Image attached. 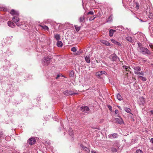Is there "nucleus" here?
Listing matches in <instances>:
<instances>
[{"label":"nucleus","instance_id":"1","mask_svg":"<svg viewBox=\"0 0 153 153\" xmlns=\"http://www.w3.org/2000/svg\"><path fill=\"white\" fill-rule=\"evenodd\" d=\"M137 44L138 45L137 50L140 53L144 55H150L151 52L147 48L143 46L141 43L137 42Z\"/></svg>","mask_w":153,"mask_h":153},{"label":"nucleus","instance_id":"2","mask_svg":"<svg viewBox=\"0 0 153 153\" xmlns=\"http://www.w3.org/2000/svg\"><path fill=\"white\" fill-rule=\"evenodd\" d=\"M10 13L13 16L12 18V20L13 22L16 23V25L18 26H20L21 25L18 22L19 20V15L18 11H16L13 9L11 10Z\"/></svg>","mask_w":153,"mask_h":153},{"label":"nucleus","instance_id":"3","mask_svg":"<svg viewBox=\"0 0 153 153\" xmlns=\"http://www.w3.org/2000/svg\"><path fill=\"white\" fill-rule=\"evenodd\" d=\"M80 110L82 111L85 114L87 115L89 113L90 109L89 108L86 106H82L80 108Z\"/></svg>","mask_w":153,"mask_h":153},{"label":"nucleus","instance_id":"4","mask_svg":"<svg viewBox=\"0 0 153 153\" xmlns=\"http://www.w3.org/2000/svg\"><path fill=\"white\" fill-rule=\"evenodd\" d=\"M117 30H118L121 31H123V32H124L123 30H124L127 33H129L131 30L130 29H128V28H124V27L122 26H119L117 27Z\"/></svg>","mask_w":153,"mask_h":153},{"label":"nucleus","instance_id":"5","mask_svg":"<svg viewBox=\"0 0 153 153\" xmlns=\"http://www.w3.org/2000/svg\"><path fill=\"white\" fill-rule=\"evenodd\" d=\"M109 58L111 61L114 62L119 60V58L115 54H111Z\"/></svg>","mask_w":153,"mask_h":153},{"label":"nucleus","instance_id":"6","mask_svg":"<svg viewBox=\"0 0 153 153\" xmlns=\"http://www.w3.org/2000/svg\"><path fill=\"white\" fill-rule=\"evenodd\" d=\"M64 94L65 95H73L74 94H77V93H75L71 91L66 90L64 92Z\"/></svg>","mask_w":153,"mask_h":153},{"label":"nucleus","instance_id":"7","mask_svg":"<svg viewBox=\"0 0 153 153\" xmlns=\"http://www.w3.org/2000/svg\"><path fill=\"white\" fill-rule=\"evenodd\" d=\"M133 69L134 70V73L136 74H138V72L141 70V68L139 66L134 67Z\"/></svg>","mask_w":153,"mask_h":153},{"label":"nucleus","instance_id":"8","mask_svg":"<svg viewBox=\"0 0 153 153\" xmlns=\"http://www.w3.org/2000/svg\"><path fill=\"white\" fill-rule=\"evenodd\" d=\"M36 140L35 138L32 137L30 138L28 140V143L30 145H33L36 142Z\"/></svg>","mask_w":153,"mask_h":153},{"label":"nucleus","instance_id":"9","mask_svg":"<svg viewBox=\"0 0 153 153\" xmlns=\"http://www.w3.org/2000/svg\"><path fill=\"white\" fill-rule=\"evenodd\" d=\"M103 74L106 75L107 73L104 71H99L96 73V75L98 76L99 77H100V76Z\"/></svg>","mask_w":153,"mask_h":153},{"label":"nucleus","instance_id":"10","mask_svg":"<svg viewBox=\"0 0 153 153\" xmlns=\"http://www.w3.org/2000/svg\"><path fill=\"white\" fill-rule=\"evenodd\" d=\"M115 120L116 123H119L120 124H122L123 123V120L121 118H116L115 119Z\"/></svg>","mask_w":153,"mask_h":153},{"label":"nucleus","instance_id":"11","mask_svg":"<svg viewBox=\"0 0 153 153\" xmlns=\"http://www.w3.org/2000/svg\"><path fill=\"white\" fill-rule=\"evenodd\" d=\"M108 138H116L118 137L117 134V133H114L110 134L108 136Z\"/></svg>","mask_w":153,"mask_h":153},{"label":"nucleus","instance_id":"12","mask_svg":"<svg viewBox=\"0 0 153 153\" xmlns=\"http://www.w3.org/2000/svg\"><path fill=\"white\" fill-rule=\"evenodd\" d=\"M51 58H49L48 56H46L44 57L43 61H45L47 62V63L49 64L51 62Z\"/></svg>","mask_w":153,"mask_h":153},{"label":"nucleus","instance_id":"13","mask_svg":"<svg viewBox=\"0 0 153 153\" xmlns=\"http://www.w3.org/2000/svg\"><path fill=\"white\" fill-rule=\"evenodd\" d=\"M145 102L144 98L143 97H141L140 99V102L139 103L140 105H143Z\"/></svg>","mask_w":153,"mask_h":153},{"label":"nucleus","instance_id":"14","mask_svg":"<svg viewBox=\"0 0 153 153\" xmlns=\"http://www.w3.org/2000/svg\"><path fill=\"white\" fill-rule=\"evenodd\" d=\"M8 25L10 27L13 28L15 26L14 23L11 21H8L7 22Z\"/></svg>","mask_w":153,"mask_h":153},{"label":"nucleus","instance_id":"15","mask_svg":"<svg viewBox=\"0 0 153 153\" xmlns=\"http://www.w3.org/2000/svg\"><path fill=\"white\" fill-rule=\"evenodd\" d=\"M85 60L87 63H89L90 62V58L89 56H86L85 58Z\"/></svg>","mask_w":153,"mask_h":153},{"label":"nucleus","instance_id":"16","mask_svg":"<svg viewBox=\"0 0 153 153\" xmlns=\"http://www.w3.org/2000/svg\"><path fill=\"white\" fill-rule=\"evenodd\" d=\"M100 41L102 43L107 46H110V44L108 42L104 40H101Z\"/></svg>","mask_w":153,"mask_h":153},{"label":"nucleus","instance_id":"17","mask_svg":"<svg viewBox=\"0 0 153 153\" xmlns=\"http://www.w3.org/2000/svg\"><path fill=\"white\" fill-rule=\"evenodd\" d=\"M116 31V30H113V29H111L109 30V35L110 37H112L113 35V34L114 32Z\"/></svg>","mask_w":153,"mask_h":153},{"label":"nucleus","instance_id":"18","mask_svg":"<svg viewBox=\"0 0 153 153\" xmlns=\"http://www.w3.org/2000/svg\"><path fill=\"white\" fill-rule=\"evenodd\" d=\"M85 17L83 16H81L79 19V21L80 22L84 23L85 22Z\"/></svg>","mask_w":153,"mask_h":153},{"label":"nucleus","instance_id":"19","mask_svg":"<svg viewBox=\"0 0 153 153\" xmlns=\"http://www.w3.org/2000/svg\"><path fill=\"white\" fill-rule=\"evenodd\" d=\"M145 37V36L143 33H139L138 37L139 38H144Z\"/></svg>","mask_w":153,"mask_h":153},{"label":"nucleus","instance_id":"20","mask_svg":"<svg viewBox=\"0 0 153 153\" xmlns=\"http://www.w3.org/2000/svg\"><path fill=\"white\" fill-rule=\"evenodd\" d=\"M57 46L58 47H61L63 45V43L61 41H58L56 43Z\"/></svg>","mask_w":153,"mask_h":153},{"label":"nucleus","instance_id":"21","mask_svg":"<svg viewBox=\"0 0 153 153\" xmlns=\"http://www.w3.org/2000/svg\"><path fill=\"white\" fill-rule=\"evenodd\" d=\"M40 26L42 28L45 30L48 31L49 30V28L46 25L42 26L40 25Z\"/></svg>","mask_w":153,"mask_h":153},{"label":"nucleus","instance_id":"22","mask_svg":"<svg viewBox=\"0 0 153 153\" xmlns=\"http://www.w3.org/2000/svg\"><path fill=\"white\" fill-rule=\"evenodd\" d=\"M138 79H141L142 81H145L146 80V78L145 77H143L142 76H138Z\"/></svg>","mask_w":153,"mask_h":153},{"label":"nucleus","instance_id":"23","mask_svg":"<svg viewBox=\"0 0 153 153\" xmlns=\"http://www.w3.org/2000/svg\"><path fill=\"white\" fill-rule=\"evenodd\" d=\"M124 110L127 113L131 114V110L129 108L126 107L125 108H124Z\"/></svg>","mask_w":153,"mask_h":153},{"label":"nucleus","instance_id":"24","mask_svg":"<svg viewBox=\"0 0 153 153\" xmlns=\"http://www.w3.org/2000/svg\"><path fill=\"white\" fill-rule=\"evenodd\" d=\"M117 98L119 100H121L123 99V98L119 94H118L117 95Z\"/></svg>","mask_w":153,"mask_h":153},{"label":"nucleus","instance_id":"25","mask_svg":"<svg viewBox=\"0 0 153 153\" xmlns=\"http://www.w3.org/2000/svg\"><path fill=\"white\" fill-rule=\"evenodd\" d=\"M82 148L84 150L87 152H88L90 151L89 149L86 146H82Z\"/></svg>","mask_w":153,"mask_h":153},{"label":"nucleus","instance_id":"26","mask_svg":"<svg viewBox=\"0 0 153 153\" xmlns=\"http://www.w3.org/2000/svg\"><path fill=\"white\" fill-rule=\"evenodd\" d=\"M123 67L125 68L126 71L128 72L130 71V68H129V67L126 66H123Z\"/></svg>","mask_w":153,"mask_h":153},{"label":"nucleus","instance_id":"27","mask_svg":"<svg viewBox=\"0 0 153 153\" xmlns=\"http://www.w3.org/2000/svg\"><path fill=\"white\" fill-rule=\"evenodd\" d=\"M69 135H70L71 136L72 135V134H73V130L71 128H69Z\"/></svg>","mask_w":153,"mask_h":153},{"label":"nucleus","instance_id":"28","mask_svg":"<svg viewBox=\"0 0 153 153\" xmlns=\"http://www.w3.org/2000/svg\"><path fill=\"white\" fill-rule=\"evenodd\" d=\"M75 29L78 32L80 28V27H79L77 25H75Z\"/></svg>","mask_w":153,"mask_h":153},{"label":"nucleus","instance_id":"29","mask_svg":"<svg viewBox=\"0 0 153 153\" xmlns=\"http://www.w3.org/2000/svg\"><path fill=\"white\" fill-rule=\"evenodd\" d=\"M42 64L44 65H49L48 63H47V62L45 61H43Z\"/></svg>","mask_w":153,"mask_h":153},{"label":"nucleus","instance_id":"30","mask_svg":"<svg viewBox=\"0 0 153 153\" xmlns=\"http://www.w3.org/2000/svg\"><path fill=\"white\" fill-rule=\"evenodd\" d=\"M70 76L71 77H73L74 76V72L73 71H71L70 73Z\"/></svg>","mask_w":153,"mask_h":153},{"label":"nucleus","instance_id":"31","mask_svg":"<svg viewBox=\"0 0 153 153\" xmlns=\"http://www.w3.org/2000/svg\"><path fill=\"white\" fill-rule=\"evenodd\" d=\"M111 150L113 152H116L117 151V149L114 148H112Z\"/></svg>","mask_w":153,"mask_h":153},{"label":"nucleus","instance_id":"32","mask_svg":"<svg viewBox=\"0 0 153 153\" xmlns=\"http://www.w3.org/2000/svg\"><path fill=\"white\" fill-rule=\"evenodd\" d=\"M149 17L150 19H152L153 18V14L152 13H149Z\"/></svg>","mask_w":153,"mask_h":153},{"label":"nucleus","instance_id":"33","mask_svg":"<svg viewBox=\"0 0 153 153\" xmlns=\"http://www.w3.org/2000/svg\"><path fill=\"white\" fill-rule=\"evenodd\" d=\"M135 153H143L142 151L140 149H137Z\"/></svg>","mask_w":153,"mask_h":153},{"label":"nucleus","instance_id":"34","mask_svg":"<svg viewBox=\"0 0 153 153\" xmlns=\"http://www.w3.org/2000/svg\"><path fill=\"white\" fill-rule=\"evenodd\" d=\"M55 38H60V35L59 34H54Z\"/></svg>","mask_w":153,"mask_h":153},{"label":"nucleus","instance_id":"35","mask_svg":"<svg viewBox=\"0 0 153 153\" xmlns=\"http://www.w3.org/2000/svg\"><path fill=\"white\" fill-rule=\"evenodd\" d=\"M112 20V17L111 16H110L108 18L107 22H111Z\"/></svg>","mask_w":153,"mask_h":153},{"label":"nucleus","instance_id":"36","mask_svg":"<svg viewBox=\"0 0 153 153\" xmlns=\"http://www.w3.org/2000/svg\"><path fill=\"white\" fill-rule=\"evenodd\" d=\"M71 51L73 52H76L77 50L75 47H73L71 48Z\"/></svg>","mask_w":153,"mask_h":153},{"label":"nucleus","instance_id":"37","mask_svg":"<svg viewBox=\"0 0 153 153\" xmlns=\"http://www.w3.org/2000/svg\"><path fill=\"white\" fill-rule=\"evenodd\" d=\"M94 13L93 11H90L88 12L87 14L88 15H93Z\"/></svg>","mask_w":153,"mask_h":153},{"label":"nucleus","instance_id":"38","mask_svg":"<svg viewBox=\"0 0 153 153\" xmlns=\"http://www.w3.org/2000/svg\"><path fill=\"white\" fill-rule=\"evenodd\" d=\"M94 16L93 17H91L89 19V20L90 21H91L94 20L95 18L96 17H94Z\"/></svg>","mask_w":153,"mask_h":153},{"label":"nucleus","instance_id":"39","mask_svg":"<svg viewBox=\"0 0 153 153\" xmlns=\"http://www.w3.org/2000/svg\"><path fill=\"white\" fill-rule=\"evenodd\" d=\"M134 39H127V40L129 42H132V41H133V40Z\"/></svg>","mask_w":153,"mask_h":153},{"label":"nucleus","instance_id":"40","mask_svg":"<svg viewBox=\"0 0 153 153\" xmlns=\"http://www.w3.org/2000/svg\"><path fill=\"white\" fill-rule=\"evenodd\" d=\"M138 74H140L142 75H144V73L143 72L141 71V72H138Z\"/></svg>","mask_w":153,"mask_h":153},{"label":"nucleus","instance_id":"41","mask_svg":"<svg viewBox=\"0 0 153 153\" xmlns=\"http://www.w3.org/2000/svg\"><path fill=\"white\" fill-rule=\"evenodd\" d=\"M111 41L115 44H116L117 43V42L116 41H115L114 40L112 39V40Z\"/></svg>","mask_w":153,"mask_h":153},{"label":"nucleus","instance_id":"42","mask_svg":"<svg viewBox=\"0 0 153 153\" xmlns=\"http://www.w3.org/2000/svg\"><path fill=\"white\" fill-rule=\"evenodd\" d=\"M62 75V74H58L57 76L56 77V79H57L59 78V77H60V76H61Z\"/></svg>","mask_w":153,"mask_h":153},{"label":"nucleus","instance_id":"43","mask_svg":"<svg viewBox=\"0 0 153 153\" xmlns=\"http://www.w3.org/2000/svg\"><path fill=\"white\" fill-rule=\"evenodd\" d=\"M91 153H98L96 151L93 150H91Z\"/></svg>","mask_w":153,"mask_h":153},{"label":"nucleus","instance_id":"44","mask_svg":"<svg viewBox=\"0 0 153 153\" xmlns=\"http://www.w3.org/2000/svg\"><path fill=\"white\" fill-rule=\"evenodd\" d=\"M119 112V111L117 109L115 110V114H118Z\"/></svg>","mask_w":153,"mask_h":153},{"label":"nucleus","instance_id":"45","mask_svg":"<svg viewBox=\"0 0 153 153\" xmlns=\"http://www.w3.org/2000/svg\"><path fill=\"white\" fill-rule=\"evenodd\" d=\"M108 108L111 111H112V109H111V106H108Z\"/></svg>","mask_w":153,"mask_h":153},{"label":"nucleus","instance_id":"46","mask_svg":"<svg viewBox=\"0 0 153 153\" xmlns=\"http://www.w3.org/2000/svg\"><path fill=\"white\" fill-rule=\"evenodd\" d=\"M149 46L151 48H152L153 47V45L152 44H149Z\"/></svg>","mask_w":153,"mask_h":153},{"label":"nucleus","instance_id":"47","mask_svg":"<svg viewBox=\"0 0 153 153\" xmlns=\"http://www.w3.org/2000/svg\"><path fill=\"white\" fill-rule=\"evenodd\" d=\"M136 8H137V9H138V8L139 7V6L138 5V4H136Z\"/></svg>","mask_w":153,"mask_h":153},{"label":"nucleus","instance_id":"48","mask_svg":"<svg viewBox=\"0 0 153 153\" xmlns=\"http://www.w3.org/2000/svg\"><path fill=\"white\" fill-rule=\"evenodd\" d=\"M116 45H121L120 43L119 42H117V43Z\"/></svg>","mask_w":153,"mask_h":153},{"label":"nucleus","instance_id":"49","mask_svg":"<svg viewBox=\"0 0 153 153\" xmlns=\"http://www.w3.org/2000/svg\"><path fill=\"white\" fill-rule=\"evenodd\" d=\"M150 141L151 143H153V138H152L151 139Z\"/></svg>","mask_w":153,"mask_h":153},{"label":"nucleus","instance_id":"50","mask_svg":"<svg viewBox=\"0 0 153 153\" xmlns=\"http://www.w3.org/2000/svg\"><path fill=\"white\" fill-rule=\"evenodd\" d=\"M150 112L152 114H153V110H152L150 111Z\"/></svg>","mask_w":153,"mask_h":153},{"label":"nucleus","instance_id":"51","mask_svg":"<svg viewBox=\"0 0 153 153\" xmlns=\"http://www.w3.org/2000/svg\"><path fill=\"white\" fill-rule=\"evenodd\" d=\"M68 32H67V33H66V34H65V36H67V35H68Z\"/></svg>","mask_w":153,"mask_h":153},{"label":"nucleus","instance_id":"52","mask_svg":"<svg viewBox=\"0 0 153 153\" xmlns=\"http://www.w3.org/2000/svg\"><path fill=\"white\" fill-rule=\"evenodd\" d=\"M118 108L120 109H121V107H120V106H118Z\"/></svg>","mask_w":153,"mask_h":153},{"label":"nucleus","instance_id":"53","mask_svg":"<svg viewBox=\"0 0 153 153\" xmlns=\"http://www.w3.org/2000/svg\"><path fill=\"white\" fill-rule=\"evenodd\" d=\"M140 21L141 22H143V21L141 19H140Z\"/></svg>","mask_w":153,"mask_h":153},{"label":"nucleus","instance_id":"54","mask_svg":"<svg viewBox=\"0 0 153 153\" xmlns=\"http://www.w3.org/2000/svg\"><path fill=\"white\" fill-rule=\"evenodd\" d=\"M1 137V135H0V137Z\"/></svg>","mask_w":153,"mask_h":153},{"label":"nucleus","instance_id":"55","mask_svg":"<svg viewBox=\"0 0 153 153\" xmlns=\"http://www.w3.org/2000/svg\"><path fill=\"white\" fill-rule=\"evenodd\" d=\"M152 31H153V29H152Z\"/></svg>","mask_w":153,"mask_h":153}]
</instances>
